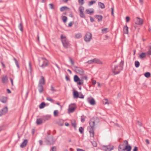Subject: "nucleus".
Listing matches in <instances>:
<instances>
[{
  "label": "nucleus",
  "mask_w": 151,
  "mask_h": 151,
  "mask_svg": "<svg viewBox=\"0 0 151 151\" xmlns=\"http://www.w3.org/2000/svg\"><path fill=\"white\" fill-rule=\"evenodd\" d=\"M124 62L121 60V62L118 65H112L111 67L112 71L114 75L118 74L123 70Z\"/></svg>",
  "instance_id": "obj_1"
},
{
  "label": "nucleus",
  "mask_w": 151,
  "mask_h": 151,
  "mask_svg": "<svg viewBox=\"0 0 151 151\" xmlns=\"http://www.w3.org/2000/svg\"><path fill=\"white\" fill-rule=\"evenodd\" d=\"M98 119L97 117H93L89 121V123L90 126L89 132L91 137H93L94 136V127L95 124V121Z\"/></svg>",
  "instance_id": "obj_2"
},
{
  "label": "nucleus",
  "mask_w": 151,
  "mask_h": 151,
  "mask_svg": "<svg viewBox=\"0 0 151 151\" xmlns=\"http://www.w3.org/2000/svg\"><path fill=\"white\" fill-rule=\"evenodd\" d=\"M38 61L39 66L42 68L47 66L48 64V60L44 57L40 58Z\"/></svg>",
  "instance_id": "obj_3"
},
{
  "label": "nucleus",
  "mask_w": 151,
  "mask_h": 151,
  "mask_svg": "<svg viewBox=\"0 0 151 151\" xmlns=\"http://www.w3.org/2000/svg\"><path fill=\"white\" fill-rule=\"evenodd\" d=\"M61 40L64 47L65 48H68L70 45L68 40L65 36H63L62 35L60 37Z\"/></svg>",
  "instance_id": "obj_4"
},
{
  "label": "nucleus",
  "mask_w": 151,
  "mask_h": 151,
  "mask_svg": "<svg viewBox=\"0 0 151 151\" xmlns=\"http://www.w3.org/2000/svg\"><path fill=\"white\" fill-rule=\"evenodd\" d=\"M45 142L47 145H53L54 142L53 136H46L45 138Z\"/></svg>",
  "instance_id": "obj_5"
},
{
  "label": "nucleus",
  "mask_w": 151,
  "mask_h": 151,
  "mask_svg": "<svg viewBox=\"0 0 151 151\" xmlns=\"http://www.w3.org/2000/svg\"><path fill=\"white\" fill-rule=\"evenodd\" d=\"M92 34L90 32H88L84 36V39L86 42H89L92 39Z\"/></svg>",
  "instance_id": "obj_6"
},
{
  "label": "nucleus",
  "mask_w": 151,
  "mask_h": 151,
  "mask_svg": "<svg viewBox=\"0 0 151 151\" xmlns=\"http://www.w3.org/2000/svg\"><path fill=\"white\" fill-rule=\"evenodd\" d=\"M73 79L74 81L77 82L78 85H81L83 83V79H81L77 75H75L74 76Z\"/></svg>",
  "instance_id": "obj_7"
},
{
  "label": "nucleus",
  "mask_w": 151,
  "mask_h": 151,
  "mask_svg": "<svg viewBox=\"0 0 151 151\" xmlns=\"http://www.w3.org/2000/svg\"><path fill=\"white\" fill-rule=\"evenodd\" d=\"M75 69V71L81 75H83L84 74V71L81 68L76 66H74Z\"/></svg>",
  "instance_id": "obj_8"
},
{
  "label": "nucleus",
  "mask_w": 151,
  "mask_h": 151,
  "mask_svg": "<svg viewBox=\"0 0 151 151\" xmlns=\"http://www.w3.org/2000/svg\"><path fill=\"white\" fill-rule=\"evenodd\" d=\"M114 148V147L113 146L111 147L110 145H104L102 147V150L105 151H111L113 150Z\"/></svg>",
  "instance_id": "obj_9"
},
{
  "label": "nucleus",
  "mask_w": 151,
  "mask_h": 151,
  "mask_svg": "<svg viewBox=\"0 0 151 151\" xmlns=\"http://www.w3.org/2000/svg\"><path fill=\"white\" fill-rule=\"evenodd\" d=\"M124 142L125 144L126 145L125 147H124L123 151H131L132 147L130 145H129L128 141L127 140H125Z\"/></svg>",
  "instance_id": "obj_10"
},
{
  "label": "nucleus",
  "mask_w": 151,
  "mask_h": 151,
  "mask_svg": "<svg viewBox=\"0 0 151 151\" xmlns=\"http://www.w3.org/2000/svg\"><path fill=\"white\" fill-rule=\"evenodd\" d=\"M135 21V24H137L142 25L143 24V20L138 17L136 18Z\"/></svg>",
  "instance_id": "obj_11"
},
{
  "label": "nucleus",
  "mask_w": 151,
  "mask_h": 151,
  "mask_svg": "<svg viewBox=\"0 0 151 151\" xmlns=\"http://www.w3.org/2000/svg\"><path fill=\"white\" fill-rule=\"evenodd\" d=\"M79 10L80 11V16L81 17L84 18L86 17L83 13V10H84V8L82 6H81L79 8Z\"/></svg>",
  "instance_id": "obj_12"
},
{
  "label": "nucleus",
  "mask_w": 151,
  "mask_h": 151,
  "mask_svg": "<svg viewBox=\"0 0 151 151\" xmlns=\"http://www.w3.org/2000/svg\"><path fill=\"white\" fill-rule=\"evenodd\" d=\"M7 111L8 108L7 106H6L0 110V116L6 114L7 113Z\"/></svg>",
  "instance_id": "obj_13"
},
{
  "label": "nucleus",
  "mask_w": 151,
  "mask_h": 151,
  "mask_svg": "<svg viewBox=\"0 0 151 151\" xmlns=\"http://www.w3.org/2000/svg\"><path fill=\"white\" fill-rule=\"evenodd\" d=\"M125 140L124 141V142L122 144H120L118 147L119 151H123L124 147L126 146V145L125 144Z\"/></svg>",
  "instance_id": "obj_14"
},
{
  "label": "nucleus",
  "mask_w": 151,
  "mask_h": 151,
  "mask_svg": "<svg viewBox=\"0 0 151 151\" xmlns=\"http://www.w3.org/2000/svg\"><path fill=\"white\" fill-rule=\"evenodd\" d=\"M94 17L98 19V22H100L102 20L103 18V16L100 15L96 14L95 15Z\"/></svg>",
  "instance_id": "obj_15"
},
{
  "label": "nucleus",
  "mask_w": 151,
  "mask_h": 151,
  "mask_svg": "<svg viewBox=\"0 0 151 151\" xmlns=\"http://www.w3.org/2000/svg\"><path fill=\"white\" fill-rule=\"evenodd\" d=\"M73 105H75V104H73L72 105H71L70 107L69 108L68 111L69 112H73L76 108V106H73Z\"/></svg>",
  "instance_id": "obj_16"
},
{
  "label": "nucleus",
  "mask_w": 151,
  "mask_h": 151,
  "mask_svg": "<svg viewBox=\"0 0 151 151\" xmlns=\"http://www.w3.org/2000/svg\"><path fill=\"white\" fill-rule=\"evenodd\" d=\"M7 97L4 96H1L0 99V101L4 103H6L7 101Z\"/></svg>",
  "instance_id": "obj_17"
},
{
  "label": "nucleus",
  "mask_w": 151,
  "mask_h": 151,
  "mask_svg": "<svg viewBox=\"0 0 151 151\" xmlns=\"http://www.w3.org/2000/svg\"><path fill=\"white\" fill-rule=\"evenodd\" d=\"M27 142V139H24L20 145V147L22 148L26 146Z\"/></svg>",
  "instance_id": "obj_18"
},
{
  "label": "nucleus",
  "mask_w": 151,
  "mask_h": 151,
  "mask_svg": "<svg viewBox=\"0 0 151 151\" xmlns=\"http://www.w3.org/2000/svg\"><path fill=\"white\" fill-rule=\"evenodd\" d=\"M45 83V81L44 78L42 76H41V79L39 81V83L38 84L40 85H44Z\"/></svg>",
  "instance_id": "obj_19"
},
{
  "label": "nucleus",
  "mask_w": 151,
  "mask_h": 151,
  "mask_svg": "<svg viewBox=\"0 0 151 151\" xmlns=\"http://www.w3.org/2000/svg\"><path fill=\"white\" fill-rule=\"evenodd\" d=\"M73 95L75 98H77L79 97V93L76 91H74L73 92Z\"/></svg>",
  "instance_id": "obj_20"
},
{
  "label": "nucleus",
  "mask_w": 151,
  "mask_h": 151,
  "mask_svg": "<svg viewBox=\"0 0 151 151\" xmlns=\"http://www.w3.org/2000/svg\"><path fill=\"white\" fill-rule=\"evenodd\" d=\"M38 90L40 93H42L43 91V87L42 85L38 84Z\"/></svg>",
  "instance_id": "obj_21"
},
{
  "label": "nucleus",
  "mask_w": 151,
  "mask_h": 151,
  "mask_svg": "<svg viewBox=\"0 0 151 151\" xmlns=\"http://www.w3.org/2000/svg\"><path fill=\"white\" fill-rule=\"evenodd\" d=\"M50 118V115H47L43 116L42 118L43 122H45L46 121L48 120Z\"/></svg>",
  "instance_id": "obj_22"
},
{
  "label": "nucleus",
  "mask_w": 151,
  "mask_h": 151,
  "mask_svg": "<svg viewBox=\"0 0 151 151\" xmlns=\"http://www.w3.org/2000/svg\"><path fill=\"white\" fill-rule=\"evenodd\" d=\"M94 63H96L97 64H101L102 63V61L99 59H93Z\"/></svg>",
  "instance_id": "obj_23"
},
{
  "label": "nucleus",
  "mask_w": 151,
  "mask_h": 151,
  "mask_svg": "<svg viewBox=\"0 0 151 151\" xmlns=\"http://www.w3.org/2000/svg\"><path fill=\"white\" fill-rule=\"evenodd\" d=\"M88 102L92 105H94L96 104L95 101L93 98L90 100H88Z\"/></svg>",
  "instance_id": "obj_24"
},
{
  "label": "nucleus",
  "mask_w": 151,
  "mask_h": 151,
  "mask_svg": "<svg viewBox=\"0 0 151 151\" xmlns=\"http://www.w3.org/2000/svg\"><path fill=\"white\" fill-rule=\"evenodd\" d=\"M124 32L125 34L128 33V27L127 25L124 26L123 28Z\"/></svg>",
  "instance_id": "obj_25"
},
{
  "label": "nucleus",
  "mask_w": 151,
  "mask_h": 151,
  "mask_svg": "<svg viewBox=\"0 0 151 151\" xmlns=\"http://www.w3.org/2000/svg\"><path fill=\"white\" fill-rule=\"evenodd\" d=\"M43 121L42 119H37L36 120V124L37 125H40L43 122Z\"/></svg>",
  "instance_id": "obj_26"
},
{
  "label": "nucleus",
  "mask_w": 151,
  "mask_h": 151,
  "mask_svg": "<svg viewBox=\"0 0 151 151\" xmlns=\"http://www.w3.org/2000/svg\"><path fill=\"white\" fill-rule=\"evenodd\" d=\"M8 80V78L7 76H5L3 77L2 78V82L3 83H5Z\"/></svg>",
  "instance_id": "obj_27"
},
{
  "label": "nucleus",
  "mask_w": 151,
  "mask_h": 151,
  "mask_svg": "<svg viewBox=\"0 0 151 151\" xmlns=\"http://www.w3.org/2000/svg\"><path fill=\"white\" fill-rule=\"evenodd\" d=\"M146 56V54L145 52H142L139 55V57L141 59H143Z\"/></svg>",
  "instance_id": "obj_28"
},
{
  "label": "nucleus",
  "mask_w": 151,
  "mask_h": 151,
  "mask_svg": "<svg viewBox=\"0 0 151 151\" xmlns=\"http://www.w3.org/2000/svg\"><path fill=\"white\" fill-rule=\"evenodd\" d=\"M98 5L99 7L101 9H104L105 8V5L103 3L101 2H99L98 3Z\"/></svg>",
  "instance_id": "obj_29"
},
{
  "label": "nucleus",
  "mask_w": 151,
  "mask_h": 151,
  "mask_svg": "<svg viewBox=\"0 0 151 151\" xmlns=\"http://www.w3.org/2000/svg\"><path fill=\"white\" fill-rule=\"evenodd\" d=\"M18 27L22 32H23V26L22 23L19 24V25L18 26Z\"/></svg>",
  "instance_id": "obj_30"
},
{
  "label": "nucleus",
  "mask_w": 151,
  "mask_h": 151,
  "mask_svg": "<svg viewBox=\"0 0 151 151\" xmlns=\"http://www.w3.org/2000/svg\"><path fill=\"white\" fill-rule=\"evenodd\" d=\"M71 125L72 126L74 127L75 130H76V122L75 120L71 121Z\"/></svg>",
  "instance_id": "obj_31"
},
{
  "label": "nucleus",
  "mask_w": 151,
  "mask_h": 151,
  "mask_svg": "<svg viewBox=\"0 0 151 151\" xmlns=\"http://www.w3.org/2000/svg\"><path fill=\"white\" fill-rule=\"evenodd\" d=\"M66 9H69V8L66 6H63L60 8V10L61 12H63Z\"/></svg>",
  "instance_id": "obj_32"
},
{
  "label": "nucleus",
  "mask_w": 151,
  "mask_h": 151,
  "mask_svg": "<svg viewBox=\"0 0 151 151\" xmlns=\"http://www.w3.org/2000/svg\"><path fill=\"white\" fill-rule=\"evenodd\" d=\"M82 36V34L81 33H79L76 34L75 35V37L76 38L79 39Z\"/></svg>",
  "instance_id": "obj_33"
},
{
  "label": "nucleus",
  "mask_w": 151,
  "mask_h": 151,
  "mask_svg": "<svg viewBox=\"0 0 151 151\" xmlns=\"http://www.w3.org/2000/svg\"><path fill=\"white\" fill-rule=\"evenodd\" d=\"M45 106V104L44 102L41 103L39 105V108L41 109H42Z\"/></svg>",
  "instance_id": "obj_34"
},
{
  "label": "nucleus",
  "mask_w": 151,
  "mask_h": 151,
  "mask_svg": "<svg viewBox=\"0 0 151 151\" xmlns=\"http://www.w3.org/2000/svg\"><path fill=\"white\" fill-rule=\"evenodd\" d=\"M144 75L146 77L148 78L150 76L151 74L150 73L147 72L144 73Z\"/></svg>",
  "instance_id": "obj_35"
},
{
  "label": "nucleus",
  "mask_w": 151,
  "mask_h": 151,
  "mask_svg": "<svg viewBox=\"0 0 151 151\" xmlns=\"http://www.w3.org/2000/svg\"><path fill=\"white\" fill-rule=\"evenodd\" d=\"M96 0L91 1H89L88 4V5L89 6H90L91 5L96 3Z\"/></svg>",
  "instance_id": "obj_36"
},
{
  "label": "nucleus",
  "mask_w": 151,
  "mask_h": 151,
  "mask_svg": "<svg viewBox=\"0 0 151 151\" xmlns=\"http://www.w3.org/2000/svg\"><path fill=\"white\" fill-rule=\"evenodd\" d=\"M135 66L136 68H138L139 67L140 65V63L138 61H136L134 63Z\"/></svg>",
  "instance_id": "obj_37"
},
{
  "label": "nucleus",
  "mask_w": 151,
  "mask_h": 151,
  "mask_svg": "<svg viewBox=\"0 0 151 151\" xmlns=\"http://www.w3.org/2000/svg\"><path fill=\"white\" fill-rule=\"evenodd\" d=\"M54 115L55 116H57L59 114V112L58 110H55L53 112Z\"/></svg>",
  "instance_id": "obj_38"
},
{
  "label": "nucleus",
  "mask_w": 151,
  "mask_h": 151,
  "mask_svg": "<svg viewBox=\"0 0 151 151\" xmlns=\"http://www.w3.org/2000/svg\"><path fill=\"white\" fill-rule=\"evenodd\" d=\"M86 12L87 13L90 15L94 13V12L93 11H90L89 9H86Z\"/></svg>",
  "instance_id": "obj_39"
},
{
  "label": "nucleus",
  "mask_w": 151,
  "mask_h": 151,
  "mask_svg": "<svg viewBox=\"0 0 151 151\" xmlns=\"http://www.w3.org/2000/svg\"><path fill=\"white\" fill-rule=\"evenodd\" d=\"M13 59L15 62V63L16 64V65H17V66L18 67V68H19V64L18 63V61L17 60V59H16L15 58H13Z\"/></svg>",
  "instance_id": "obj_40"
},
{
  "label": "nucleus",
  "mask_w": 151,
  "mask_h": 151,
  "mask_svg": "<svg viewBox=\"0 0 151 151\" xmlns=\"http://www.w3.org/2000/svg\"><path fill=\"white\" fill-rule=\"evenodd\" d=\"M83 128L81 127H80L79 129V131L82 134L83 133Z\"/></svg>",
  "instance_id": "obj_41"
},
{
  "label": "nucleus",
  "mask_w": 151,
  "mask_h": 151,
  "mask_svg": "<svg viewBox=\"0 0 151 151\" xmlns=\"http://www.w3.org/2000/svg\"><path fill=\"white\" fill-rule=\"evenodd\" d=\"M62 19L64 22H65L67 21V18L65 16H63L62 17Z\"/></svg>",
  "instance_id": "obj_42"
},
{
  "label": "nucleus",
  "mask_w": 151,
  "mask_h": 151,
  "mask_svg": "<svg viewBox=\"0 0 151 151\" xmlns=\"http://www.w3.org/2000/svg\"><path fill=\"white\" fill-rule=\"evenodd\" d=\"M103 103L104 104H109V103H108V100L107 99H104L103 100Z\"/></svg>",
  "instance_id": "obj_43"
},
{
  "label": "nucleus",
  "mask_w": 151,
  "mask_h": 151,
  "mask_svg": "<svg viewBox=\"0 0 151 151\" xmlns=\"http://www.w3.org/2000/svg\"><path fill=\"white\" fill-rule=\"evenodd\" d=\"M69 59L70 60V62L71 63V65L74 67L75 66L74 65V61L73 60L71 57H69Z\"/></svg>",
  "instance_id": "obj_44"
},
{
  "label": "nucleus",
  "mask_w": 151,
  "mask_h": 151,
  "mask_svg": "<svg viewBox=\"0 0 151 151\" xmlns=\"http://www.w3.org/2000/svg\"><path fill=\"white\" fill-rule=\"evenodd\" d=\"M78 2L80 4L83 5L84 3V0H78Z\"/></svg>",
  "instance_id": "obj_45"
},
{
  "label": "nucleus",
  "mask_w": 151,
  "mask_h": 151,
  "mask_svg": "<svg viewBox=\"0 0 151 151\" xmlns=\"http://www.w3.org/2000/svg\"><path fill=\"white\" fill-rule=\"evenodd\" d=\"M46 99L47 100L49 101L52 103H53L54 101L53 99L50 97H47Z\"/></svg>",
  "instance_id": "obj_46"
},
{
  "label": "nucleus",
  "mask_w": 151,
  "mask_h": 151,
  "mask_svg": "<svg viewBox=\"0 0 151 151\" xmlns=\"http://www.w3.org/2000/svg\"><path fill=\"white\" fill-rule=\"evenodd\" d=\"M87 63L89 64H91L94 63L93 59L88 60Z\"/></svg>",
  "instance_id": "obj_47"
},
{
  "label": "nucleus",
  "mask_w": 151,
  "mask_h": 151,
  "mask_svg": "<svg viewBox=\"0 0 151 151\" xmlns=\"http://www.w3.org/2000/svg\"><path fill=\"white\" fill-rule=\"evenodd\" d=\"M93 146L94 147H96L97 146V144L95 141H93L91 142Z\"/></svg>",
  "instance_id": "obj_48"
},
{
  "label": "nucleus",
  "mask_w": 151,
  "mask_h": 151,
  "mask_svg": "<svg viewBox=\"0 0 151 151\" xmlns=\"http://www.w3.org/2000/svg\"><path fill=\"white\" fill-rule=\"evenodd\" d=\"M130 18V17L128 16H127L126 17V20L127 22H129Z\"/></svg>",
  "instance_id": "obj_49"
},
{
  "label": "nucleus",
  "mask_w": 151,
  "mask_h": 151,
  "mask_svg": "<svg viewBox=\"0 0 151 151\" xmlns=\"http://www.w3.org/2000/svg\"><path fill=\"white\" fill-rule=\"evenodd\" d=\"M49 5L50 6V9H54V5L53 4H49Z\"/></svg>",
  "instance_id": "obj_50"
},
{
  "label": "nucleus",
  "mask_w": 151,
  "mask_h": 151,
  "mask_svg": "<svg viewBox=\"0 0 151 151\" xmlns=\"http://www.w3.org/2000/svg\"><path fill=\"white\" fill-rule=\"evenodd\" d=\"M51 90L53 92H55L56 91V90L52 86L51 87Z\"/></svg>",
  "instance_id": "obj_51"
},
{
  "label": "nucleus",
  "mask_w": 151,
  "mask_h": 151,
  "mask_svg": "<svg viewBox=\"0 0 151 151\" xmlns=\"http://www.w3.org/2000/svg\"><path fill=\"white\" fill-rule=\"evenodd\" d=\"M80 96H79V98L81 99H83L84 98V96L83 95V94L80 92Z\"/></svg>",
  "instance_id": "obj_52"
},
{
  "label": "nucleus",
  "mask_w": 151,
  "mask_h": 151,
  "mask_svg": "<svg viewBox=\"0 0 151 151\" xmlns=\"http://www.w3.org/2000/svg\"><path fill=\"white\" fill-rule=\"evenodd\" d=\"M73 23H74V22H70L68 24V27H71L72 26Z\"/></svg>",
  "instance_id": "obj_53"
},
{
  "label": "nucleus",
  "mask_w": 151,
  "mask_h": 151,
  "mask_svg": "<svg viewBox=\"0 0 151 151\" xmlns=\"http://www.w3.org/2000/svg\"><path fill=\"white\" fill-rule=\"evenodd\" d=\"M81 121L82 122H84L85 121V119L84 117L81 116Z\"/></svg>",
  "instance_id": "obj_54"
},
{
  "label": "nucleus",
  "mask_w": 151,
  "mask_h": 151,
  "mask_svg": "<svg viewBox=\"0 0 151 151\" xmlns=\"http://www.w3.org/2000/svg\"><path fill=\"white\" fill-rule=\"evenodd\" d=\"M89 17L90 18V21L91 22H94V19L92 17L90 16Z\"/></svg>",
  "instance_id": "obj_55"
},
{
  "label": "nucleus",
  "mask_w": 151,
  "mask_h": 151,
  "mask_svg": "<svg viewBox=\"0 0 151 151\" xmlns=\"http://www.w3.org/2000/svg\"><path fill=\"white\" fill-rule=\"evenodd\" d=\"M111 14L112 15H114V7H111Z\"/></svg>",
  "instance_id": "obj_56"
},
{
  "label": "nucleus",
  "mask_w": 151,
  "mask_h": 151,
  "mask_svg": "<svg viewBox=\"0 0 151 151\" xmlns=\"http://www.w3.org/2000/svg\"><path fill=\"white\" fill-rule=\"evenodd\" d=\"M138 150V148L136 146L134 147V149L133 150V151H137Z\"/></svg>",
  "instance_id": "obj_57"
},
{
  "label": "nucleus",
  "mask_w": 151,
  "mask_h": 151,
  "mask_svg": "<svg viewBox=\"0 0 151 151\" xmlns=\"http://www.w3.org/2000/svg\"><path fill=\"white\" fill-rule=\"evenodd\" d=\"M51 150L52 151H56V147H53L52 148Z\"/></svg>",
  "instance_id": "obj_58"
},
{
  "label": "nucleus",
  "mask_w": 151,
  "mask_h": 151,
  "mask_svg": "<svg viewBox=\"0 0 151 151\" xmlns=\"http://www.w3.org/2000/svg\"><path fill=\"white\" fill-rule=\"evenodd\" d=\"M82 79H85L86 80H87L88 79V77L86 76H83L81 78Z\"/></svg>",
  "instance_id": "obj_59"
},
{
  "label": "nucleus",
  "mask_w": 151,
  "mask_h": 151,
  "mask_svg": "<svg viewBox=\"0 0 151 151\" xmlns=\"http://www.w3.org/2000/svg\"><path fill=\"white\" fill-rule=\"evenodd\" d=\"M39 142L40 145V146H41L42 145L43 142L42 140H39Z\"/></svg>",
  "instance_id": "obj_60"
},
{
  "label": "nucleus",
  "mask_w": 151,
  "mask_h": 151,
  "mask_svg": "<svg viewBox=\"0 0 151 151\" xmlns=\"http://www.w3.org/2000/svg\"><path fill=\"white\" fill-rule=\"evenodd\" d=\"M65 78L67 81H70V79L68 76H66Z\"/></svg>",
  "instance_id": "obj_61"
},
{
  "label": "nucleus",
  "mask_w": 151,
  "mask_h": 151,
  "mask_svg": "<svg viewBox=\"0 0 151 151\" xmlns=\"http://www.w3.org/2000/svg\"><path fill=\"white\" fill-rule=\"evenodd\" d=\"M69 16L73 18V17L74 16H73V14L72 12H70V14H69Z\"/></svg>",
  "instance_id": "obj_62"
},
{
  "label": "nucleus",
  "mask_w": 151,
  "mask_h": 151,
  "mask_svg": "<svg viewBox=\"0 0 151 151\" xmlns=\"http://www.w3.org/2000/svg\"><path fill=\"white\" fill-rule=\"evenodd\" d=\"M147 54L149 55H151V50H149L147 52Z\"/></svg>",
  "instance_id": "obj_63"
},
{
  "label": "nucleus",
  "mask_w": 151,
  "mask_h": 151,
  "mask_svg": "<svg viewBox=\"0 0 151 151\" xmlns=\"http://www.w3.org/2000/svg\"><path fill=\"white\" fill-rule=\"evenodd\" d=\"M77 151H85L84 150H83V149H80V148H77Z\"/></svg>",
  "instance_id": "obj_64"
}]
</instances>
